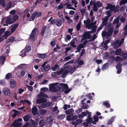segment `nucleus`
<instances>
[{
    "label": "nucleus",
    "instance_id": "32",
    "mask_svg": "<svg viewBox=\"0 0 127 127\" xmlns=\"http://www.w3.org/2000/svg\"><path fill=\"white\" fill-rule=\"evenodd\" d=\"M59 68V66L58 65H56L52 67V69L53 71H56Z\"/></svg>",
    "mask_w": 127,
    "mask_h": 127
},
{
    "label": "nucleus",
    "instance_id": "39",
    "mask_svg": "<svg viewBox=\"0 0 127 127\" xmlns=\"http://www.w3.org/2000/svg\"><path fill=\"white\" fill-rule=\"evenodd\" d=\"M12 77V75L10 73L7 74L6 76L5 79H9L11 78Z\"/></svg>",
    "mask_w": 127,
    "mask_h": 127
},
{
    "label": "nucleus",
    "instance_id": "41",
    "mask_svg": "<svg viewBox=\"0 0 127 127\" xmlns=\"http://www.w3.org/2000/svg\"><path fill=\"white\" fill-rule=\"evenodd\" d=\"M27 52L30 51L31 50L30 47L29 46H27L26 47L25 49H23Z\"/></svg>",
    "mask_w": 127,
    "mask_h": 127
},
{
    "label": "nucleus",
    "instance_id": "27",
    "mask_svg": "<svg viewBox=\"0 0 127 127\" xmlns=\"http://www.w3.org/2000/svg\"><path fill=\"white\" fill-rule=\"evenodd\" d=\"M86 116L87 114L86 111L85 112H82L81 114H79L78 117L79 118H81Z\"/></svg>",
    "mask_w": 127,
    "mask_h": 127
},
{
    "label": "nucleus",
    "instance_id": "53",
    "mask_svg": "<svg viewBox=\"0 0 127 127\" xmlns=\"http://www.w3.org/2000/svg\"><path fill=\"white\" fill-rule=\"evenodd\" d=\"M119 18L117 17L116 19H115L113 22V24L115 25L116 23H117L118 21L119 20Z\"/></svg>",
    "mask_w": 127,
    "mask_h": 127
},
{
    "label": "nucleus",
    "instance_id": "10",
    "mask_svg": "<svg viewBox=\"0 0 127 127\" xmlns=\"http://www.w3.org/2000/svg\"><path fill=\"white\" fill-rule=\"evenodd\" d=\"M113 30V28H112L109 30L108 33L106 32L105 31H103L102 33V36L105 37L106 36H111Z\"/></svg>",
    "mask_w": 127,
    "mask_h": 127
},
{
    "label": "nucleus",
    "instance_id": "1",
    "mask_svg": "<svg viewBox=\"0 0 127 127\" xmlns=\"http://www.w3.org/2000/svg\"><path fill=\"white\" fill-rule=\"evenodd\" d=\"M47 95L42 92H40V94L37 95L38 98H40L36 100V102L38 103H41V106L43 108H45L48 106H51L52 104L51 102H48L47 100L43 97H47Z\"/></svg>",
    "mask_w": 127,
    "mask_h": 127
},
{
    "label": "nucleus",
    "instance_id": "42",
    "mask_svg": "<svg viewBox=\"0 0 127 127\" xmlns=\"http://www.w3.org/2000/svg\"><path fill=\"white\" fill-rule=\"evenodd\" d=\"M18 18V16L17 15H15L12 18V20L13 21H15L17 20Z\"/></svg>",
    "mask_w": 127,
    "mask_h": 127
},
{
    "label": "nucleus",
    "instance_id": "45",
    "mask_svg": "<svg viewBox=\"0 0 127 127\" xmlns=\"http://www.w3.org/2000/svg\"><path fill=\"white\" fill-rule=\"evenodd\" d=\"M74 60H72L71 61H69L68 62L66 63L65 64V65H66V66H69L70 65L69 64H70L71 63H72L74 62Z\"/></svg>",
    "mask_w": 127,
    "mask_h": 127
},
{
    "label": "nucleus",
    "instance_id": "29",
    "mask_svg": "<svg viewBox=\"0 0 127 127\" xmlns=\"http://www.w3.org/2000/svg\"><path fill=\"white\" fill-rule=\"evenodd\" d=\"M15 40V38L13 37H10L7 41L6 42L8 43L9 42H13Z\"/></svg>",
    "mask_w": 127,
    "mask_h": 127
},
{
    "label": "nucleus",
    "instance_id": "30",
    "mask_svg": "<svg viewBox=\"0 0 127 127\" xmlns=\"http://www.w3.org/2000/svg\"><path fill=\"white\" fill-rule=\"evenodd\" d=\"M94 121H92V119L91 122L93 124H95L96 122H97L98 120V117L96 116H94Z\"/></svg>",
    "mask_w": 127,
    "mask_h": 127
},
{
    "label": "nucleus",
    "instance_id": "5",
    "mask_svg": "<svg viewBox=\"0 0 127 127\" xmlns=\"http://www.w3.org/2000/svg\"><path fill=\"white\" fill-rule=\"evenodd\" d=\"M68 67L66 66L61 70L57 72V74L60 75L62 74V77L64 78L68 73Z\"/></svg>",
    "mask_w": 127,
    "mask_h": 127
},
{
    "label": "nucleus",
    "instance_id": "46",
    "mask_svg": "<svg viewBox=\"0 0 127 127\" xmlns=\"http://www.w3.org/2000/svg\"><path fill=\"white\" fill-rule=\"evenodd\" d=\"M44 68V69L46 71L48 70L50 67V66L48 64L43 67Z\"/></svg>",
    "mask_w": 127,
    "mask_h": 127
},
{
    "label": "nucleus",
    "instance_id": "55",
    "mask_svg": "<svg viewBox=\"0 0 127 127\" xmlns=\"http://www.w3.org/2000/svg\"><path fill=\"white\" fill-rule=\"evenodd\" d=\"M37 119H36V122H35L34 121H32V124L33 125V127H35L37 123L38 122V121H37Z\"/></svg>",
    "mask_w": 127,
    "mask_h": 127
},
{
    "label": "nucleus",
    "instance_id": "37",
    "mask_svg": "<svg viewBox=\"0 0 127 127\" xmlns=\"http://www.w3.org/2000/svg\"><path fill=\"white\" fill-rule=\"evenodd\" d=\"M53 121V120L52 119V117L51 116L48 117L47 120V122L49 123H52Z\"/></svg>",
    "mask_w": 127,
    "mask_h": 127
},
{
    "label": "nucleus",
    "instance_id": "11",
    "mask_svg": "<svg viewBox=\"0 0 127 127\" xmlns=\"http://www.w3.org/2000/svg\"><path fill=\"white\" fill-rule=\"evenodd\" d=\"M85 32L83 36V39H90L91 38V36L90 35L91 32Z\"/></svg>",
    "mask_w": 127,
    "mask_h": 127
},
{
    "label": "nucleus",
    "instance_id": "7",
    "mask_svg": "<svg viewBox=\"0 0 127 127\" xmlns=\"http://www.w3.org/2000/svg\"><path fill=\"white\" fill-rule=\"evenodd\" d=\"M22 121L21 118H19L16 120L14 123L11 124V127L13 126V127H19L22 125V124L20 122Z\"/></svg>",
    "mask_w": 127,
    "mask_h": 127
},
{
    "label": "nucleus",
    "instance_id": "19",
    "mask_svg": "<svg viewBox=\"0 0 127 127\" xmlns=\"http://www.w3.org/2000/svg\"><path fill=\"white\" fill-rule=\"evenodd\" d=\"M16 82L13 79L10 80V87L12 88H13L15 87L16 85Z\"/></svg>",
    "mask_w": 127,
    "mask_h": 127
},
{
    "label": "nucleus",
    "instance_id": "13",
    "mask_svg": "<svg viewBox=\"0 0 127 127\" xmlns=\"http://www.w3.org/2000/svg\"><path fill=\"white\" fill-rule=\"evenodd\" d=\"M2 91L5 95L7 96H9L10 95V91L7 88L5 87L3 88Z\"/></svg>",
    "mask_w": 127,
    "mask_h": 127
},
{
    "label": "nucleus",
    "instance_id": "12",
    "mask_svg": "<svg viewBox=\"0 0 127 127\" xmlns=\"http://www.w3.org/2000/svg\"><path fill=\"white\" fill-rule=\"evenodd\" d=\"M86 114H87L88 115V118L86 119V121L90 123H91L92 118L91 117L92 115L91 114V112H89L88 110H86Z\"/></svg>",
    "mask_w": 127,
    "mask_h": 127
},
{
    "label": "nucleus",
    "instance_id": "17",
    "mask_svg": "<svg viewBox=\"0 0 127 127\" xmlns=\"http://www.w3.org/2000/svg\"><path fill=\"white\" fill-rule=\"evenodd\" d=\"M18 25V23L16 24H13L11 26V33H13L15 30Z\"/></svg>",
    "mask_w": 127,
    "mask_h": 127
},
{
    "label": "nucleus",
    "instance_id": "33",
    "mask_svg": "<svg viewBox=\"0 0 127 127\" xmlns=\"http://www.w3.org/2000/svg\"><path fill=\"white\" fill-rule=\"evenodd\" d=\"M82 108L84 109H87L88 107V105L84 103H82Z\"/></svg>",
    "mask_w": 127,
    "mask_h": 127
},
{
    "label": "nucleus",
    "instance_id": "64",
    "mask_svg": "<svg viewBox=\"0 0 127 127\" xmlns=\"http://www.w3.org/2000/svg\"><path fill=\"white\" fill-rule=\"evenodd\" d=\"M122 55H123V58L124 59L127 57V53H125L123 54Z\"/></svg>",
    "mask_w": 127,
    "mask_h": 127
},
{
    "label": "nucleus",
    "instance_id": "50",
    "mask_svg": "<svg viewBox=\"0 0 127 127\" xmlns=\"http://www.w3.org/2000/svg\"><path fill=\"white\" fill-rule=\"evenodd\" d=\"M27 88L30 91L32 92L33 90V87L32 86L28 85H27Z\"/></svg>",
    "mask_w": 127,
    "mask_h": 127
},
{
    "label": "nucleus",
    "instance_id": "24",
    "mask_svg": "<svg viewBox=\"0 0 127 127\" xmlns=\"http://www.w3.org/2000/svg\"><path fill=\"white\" fill-rule=\"evenodd\" d=\"M115 53L116 55H119L120 56H121L123 54V52L121 49L116 50L115 51Z\"/></svg>",
    "mask_w": 127,
    "mask_h": 127
},
{
    "label": "nucleus",
    "instance_id": "57",
    "mask_svg": "<svg viewBox=\"0 0 127 127\" xmlns=\"http://www.w3.org/2000/svg\"><path fill=\"white\" fill-rule=\"evenodd\" d=\"M48 89L47 88H42L41 89V90L43 92H45L46 91H48Z\"/></svg>",
    "mask_w": 127,
    "mask_h": 127
},
{
    "label": "nucleus",
    "instance_id": "47",
    "mask_svg": "<svg viewBox=\"0 0 127 127\" xmlns=\"http://www.w3.org/2000/svg\"><path fill=\"white\" fill-rule=\"evenodd\" d=\"M45 121L42 120L39 122V125L41 127H42L45 124Z\"/></svg>",
    "mask_w": 127,
    "mask_h": 127
},
{
    "label": "nucleus",
    "instance_id": "44",
    "mask_svg": "<svg viewBox=\"0 0 127 127\" xmlns=\"http://www.w3.org/2000/svg\"><path fill=\"white\" fill-rule=\"evenodd\" d=\"M115 117H114L112 118L109 120L108 122V125H110L111 124L114 120Z\"/></svg>",
    "mask_w": 127,
    "mask_h": 127
},
{
    "label": "nucleus",
    "instance_id": "63",
    "mask_svg": "<svg viewBox=\"0 0 127 127\" xmlns=\"http://www.w3.org/2000/svg\"><path fill=\"white\" fill-rule=\"evenodd\" d=\"M65 90L64 91V92L65 94H67L70 91L71 89H68V88L67 89H65Z\"/></svg>",
    "mask_w": 127,
    "mask_h": 127
},
{
    "label": "nucleus",
    "instance_id": "36",
    "mask_svg": "<svg viewBox=\"0 0 127 127\" xmlns=\"http://www.w3.org/2000/svg\"><path fill=\"white\" fill-rule=\"evenodd\" d=\"M0 4L4 7L5 6V2L4 0H0Z\"/></svg>",
    "mask_w": 127,
    "mask_h": 127
},
{
    "label": "nucleus",
    "instance_id": "56",
    "mask_svg": "<svg viewBox=\"0 0 127 127\" xmlns=\"http://www.w3.org/2000/svg\"><path fill=\"white\" fill-rule=\"evenodd\" d=\"M72 115H69L66 116V119L67 120L71 121V116Z\"/></svg>",
    "mask_w": 127,
    "mask_h": 127
},
{
    "label": "nucleus",
    "instance_id": "18",
    "mask_svg": "<svg viewBox=\"0 0 127 127\" xmlns=\"http://www.w3.org/2000/svg\"><path fill=\"white\" fill-rule=\"evenodd\" d=\"M5 59V57L4 56L2 55L0 57V65H3Z\"/></svg>",
    "mask_w": 127,
    "mask_h": 127
},
{
    "label": "nucleus",
    "instance_id": "4",
    "mask_svg": "<svg viewBox=\"0 0 127 127\" xmlns=\"http://www.w3.org/2000/svg\"><path fill=\"white\" fill-rule=\"evenodd\" d=\"M84 24L86 25V27L89 29H93L92 32H95L94 30L97 27L95 25L96 23V21L94 22V23H92L90 24V20L89 19H88L86 21L84 20Z\"/></svg>",
    "mask_w": 127,
    "mask_h": 127
},
{
    "label": "nucleus",
    "instance_id": "60",
    "mask_svg": "<svg viewBox=\"0 0 127 127\" xmlns=\"http://www.w3.org/2000/svg\"><path fill=\"white\" fill-rule=\"evenodd\" d=\"M108 68V67L106 65V64H104L102 67V69L103 70L106 69Z\"/></svg>",
    "mask_w": 127,
    "mask_h": 127
},
{
    "label": "nucleus",
    "instance_id": "54",
    "mask_svg": "<svg viewBox=\"0 0 127 127\" xmlns=\"http://www.w3.org/2000/svg\"><path fill=\"white\" fill-rule=\"evenodd\" d=\"M81 21H80L78 24L76 26L77 29V30H79L81 28Z\"/></svg>",
    "mask_w": 127,
    "mask_h": 127
},
{
    "label": "nucleus",
    "instance_id": "20",
    "mask_svg": "<svg viewBox=\"0 0 127 127\" xmlns=\"http://www.w3.org/2000/svg\"><path fill=\"white\" fill-rule=\"evenodd\" d=\"M67 66L68 67V72H69L71 74L74 72L76 70V68L74 66L72 68H71L69 69V66ZM78 67H77V68H78Z\"/></svg>",
    "mask_w": 127,
    "mask_h": 127
},
{
    "label": "nucleus",
    "instance_id": "8",
    "mask_svg": "<svg viewBox=\"0 0 127 127\" xmlns=\"http://www.w3.org/2000/svg\"><path fill=\"white\" fill-rule=\"evenodd\" d=\"M124 41V39L122 38L121 40H118L113 42V45L115 47L118 48L122 44Z\"/></svg>",
    "mask_w": 127,
    "mask_h": 127
},
{
    "label": "nucleus",
    "instance_id": "3",
    "mask_svg": "<svg viewBox=\"0 0 127 127\" xmlns=\"http://www.w3.org/2000/svg\"><path fill=\"white\" fill-rule=\"evenodd\" d=\"M115 7V6L114 5H112L109 4H107V6L106 7V9H109L110 11L108 10L106 11V13L108 16H106L104 19H103V25H106L108 17L111 15V11L114 9Z\"/></svg>",
    "mask_w": 127,
    "mask_h": 127
},
{
    "label": "nucleus",
    "instance_id": "22",
    "mask_svg": "<svg viewBox=\"0 0 127 127\" xmlns=\"http://www.w3.org/2000/svg\"><path fill=\"white\" fill-rule=\"evenodd\" d=\"M38 56L39 58L43 59L47 57V53L44 54H38Z\"/></svg>",
    "mask_w": 127,
    "mask_h": 127
},
{
    "label": "nucleus",
    "instance_id": "52",
    "mask_svg": "<svg viewBox=\"0 0 127 127\" xmlns=\"http://www.w3.org/2000/svg\"><path fill=\"white\" fill-rule=\"evenodd\" d=\"M36 17L35 15H34V14L33 13L31 17V18L30 19L29 21H33L35 17Z\"/></svg>",
    "mask_w": 127,
    "mask_h": 127
},
{
    "label": "nucleus",
    "instance_id": "49",
    "mask_svg": "<svg viewBox=\"0 0 127 127\" xmlns=\"http://www.w3.org/2000/svg\"><path fill=\"white\" fill-rule=\"evenodd\" d=\"M46 27L45 26H43L41 32V34L42 35H43V34L44 33V31H45V29H46Z\"/></svg>",
    "mask_w": 127,
    "mask_h": 127
},
{
    "label": "nucleus",
    "instance_id": "23",
    "mask_svg": "<svg viewBox=\"0 0 127 127\" xmlns=\"http://www.w3.org/2000/svg\"><path fill=\"white\" fill-rule=\"evenodd\" d=\"M55 22V24L58 27H60L62 24L61 20L59 19L56 20Z\"/></svg>",
    "mask_w": 127,
    "mask_h": 127
},
{
    "label": "nucleus",
    "instance_id": "31",
    "mask_svg": "<svg viewBox=\"0 0 127 127\" xmlns=\"http://www.w3.org/2000/svg\"><path fill=\"white\" fill-rule=\"evenodd\" d=\"M33 13L34 14L35 16L36 17H38L40 16L42 14V13L40 12H37L36 11L34 12Z\"/></svg>",
    "mask_w": 127,
    "mask_h": 127
},
{
    "label": "nucleus",
    "instance_id": "26",
    "mask_svg": "<svg viewBox=\"0 0 127 127\" xmlns=\"http://www.w3.org/2000/svg\"><path fill=\"white\" fill-rule=\"evenodd\" d=\"M32 112L34 115H36L37 114V110L36 107L34 106L32 109Z\"/></svg>",
    "mask_w": 127,
    "mask_h": 127
},
{
    "label": "nucleus",
    "instance_id": "62",
    "mask_svg": "<svg viewBox=\"0 0 127 127\" xmlns=\"http://www.w3.org/2000/svg\"><path fill=\"white\" fill-rule=\"evenodd\" d=\"M40 113L43 114H44L46 113V111L44 109H42L40 110Z\"/></svg>",
    "mask_w": 127,
    "mask_h": 127
},
{
    "label": "nucleus",
    "instance_id": "59",
    "mask_svg": "<svg viewBox=\"0 0 127 127\" xmlns=\"http://www.w3.org/2000/svg\"><path fill=\"white\" fill-rule=\"evenodd\" d=\"M65 117V116L64 115H62L58 116V118L59 119H63Z\"/></svg>",
    "mask_w": 127,
    "mask_h": 127
},
{
    "label": "nucleus",
    "instance_id": "34",
    "mask_svg": "<svg viewBox=\"0 0 127 127\" xmlns=\"http://www.w3.org/2000/svg\"><path fill=\"white\" fill-rule=\"evenodd\" d=\"M108 101H106L103 103V104L104 105H105L106 106L107 108H109L110 107V104L108 103Z\"/></svg>",
    "mask_w": 127,
    "mask_h": 127
},
{
    "label": "nucleus",
    "instance_id": "40",
    "mask_svg": "<svg viewBox=\"0 0 127 127\" xmlns=\"http://www.w3.org/2000/svg\"><path fill=\"white\" fill-rule=\"evenodd\" d=\"M76 41V39H73L70 42L71 45L73 47H75L76 46V45H74L75 42Z\"/></svg>",
    "mask_w": 127,
    "mask_h": 127
},
{
    "label": "nucleus",
    "instance_id": "25",
    "mask_svg": "<svg viewBox=\"0 0 127 127\" xmlns=\"http://www.w3.org/2000/svg\"><path fill=\"white\" fill-rule=\"evenodd\" d=\"M66 5V8L68 9H71L74 10H75V8L73 7L72 5L70 4L67 3L65 4L64 5Z\"/></svg>",
    "mask_w": 127,
    "mask_h": 127
},
{
    "label": "nucleus",
    "instance_id": "38",
    "mask_svg": "<svg viewBox=\"0 0 127 127\" xmlns=\"http://www.w3.org/2000/svg\"><path fill=\"white\" fill-rule=\"evenodd\" d=\"M95 6H96L97 7H100L102 6V4L101 3L100 1H98L95 4Z\"/></svg>",
    "mask_w": 127,
    "mask_h": 127
},
{
    "label": "nucleus",
    "instance_id": "43",
    "mask_svg": "<svg viewBox=\"0 0 127 127\" xmlns=\"http://www.w3.org/2000/svg\"><path fill=\"white\" fill-rule=\"evenodd\" d=\"M30 118V116L29 115H28L25 116L23 118L24 120L25 121H28Z\"/></svg>",
    "mask_w": 127,
    "mask_h": 127
},
{
    "label": "nucleus",
    "instance_id": "6",
    "mask_svg": "<svg viewBox=\"0 0 127 127\" xmlns=\"http://www.w3.org/2000/svg\"><path fill=\"white\" fill-rule=\"evenodd\" d=\"M37 32V30L36 29H34L32 31L30 37V39L32 41H34L36 38V34Z\"/></svg>",
    "mask_w": 127,
    "mask_h": 127
},
{
    "label": "nucleus",
    "instance_id": "48",
    "mask_svg": "<svg viewBox=\"0 0 127 127\" xmlns=\"http://www.w3.org/2000/svg\"><path fill=\"white\" fill-rule=\"evenodd\" d=\"M115 60L116 61H118V62H120L121 61H122L123 60L122 59H121L120 57L119 56H117L115 59Z\"/></svg>",
    "mask_w": 127,
    "mask_h": 127
},
{
    "label": "nucleus",
    "instance_id": "2",
    "mask_svg": "<svg viewBox=\"0 0 127 127\" xmlns=\"http://www.w3.org/2000/svg\"><path fill=\"white\" fill-rule=\"evenodd\" d=\"M50 87V90L52 92H55L56 89L59 91H62L63 89H67L68 88L66 84L58 83H54L49 85Z\"/></svg>",
    "mask_w": 127,
    "mask_h": 127
},
{
    "label": "nucleus",
    "instance_id": "16",
    "mask_svg": "<svg viewBox=\"0 0 127 127\" xmlns=\"http://www.w3.org/2000/svg\"><path fill=\"white\" fill-rule=\"evenodd\" d=\"M13 2L11 1L9 2L6 6V8H5V10H8L10 8L13 7L14 4H13Z\"/></svg>",
    "mask_w": 127,
    "mask_h": 127
},
{
    "label": "nucleus",
    "instance_id": "21",
    "mask_svg": "<svg viewBox=\"0 0 127 127\" xmlns=\"http://www.w3.org/2000/svg\"><path fill=\"white\" fill-rule=\"evenodd\" d=\"M29 9H26L23 12V17H24L26 15H27V17L29 18L30 16V15L29 13Z\"/></svg>",
    "mask_w": 127,
    "mask_h": 127
},
{
    "label": "nucleus",
    "instance_id": "9",
    "mask_svg": "<svg viewBox=\"0 0 127 127\" xmlns=\"http://www.w3.org/2000/svg\"><path fill=\"white\" fill-rule=\"evenodd\" d=\"M4 20L2 19L1 22V24L3 26H8V24H11L12 23V21L11 20V18L10 17H7L6 19L5 24H3V21Z\"/></svg>",
    "mask_w": 127,
    "mask_h": 127
},
{
    "label": "nucleus",
    "instance_id": "15",
    "mask_svg": "<svg viewBox=\"0 0 127 127\" xmlns=\"http://www.w3.org/2000/svg\"><path fill=\"white\" fill-rule=\"evenodd\" d=\"M9 30H8L5 31L4 33V35H3V37L5 39H7V37L12 34Z\"/></svg>",
    "mask_w": 127,
    "mask_h": 127
},
{
    "label": "nucleus",
    "instance_id": "58",
    "mask_svg": "<svg viewBox=\"0 0 127 127\" xmlns=\"http://www.w3.org/2000/svg\"><path fill=\"white\" fill-rule=\"evenodd\" d=\"M6 29L4 28H2L0 29V35L4 32Z\"/></svg>",
    "mask_w": 127,
    "mask_h": 127
},
{
    "label": "nucleus",
    "instance_id": "28",
    "mask_svg": "<svg viewBox=\"0 0 127 127\" xmlns=\"http://www.w3.org/2000/svg\"><path fill=\"white\" fill-rule=\"evenodd\" d=\"M20 102L21 104L22 103L23 104L25 105V103H28L30 105H31V102H30L27 100H21L20 101Z\"/></svg>",
    "mask_w": 127,
    "mask_h": 127
},
{
    "label": "nucleus",
    "instance_id": "14",
    "mask_svg": "<svg viewBox=\"0 0 127 127\" xmlns=\"http://www.w3.org/2000/svg\"><path fill=\"white\" fill-rule=\"evenodd\" d=\"M109 40H107L105 42L101 44V45L100 46L101 48H102L101 49L105 50L106 49L108 48V46L107 45L109 42Z\"/></svg>",
    "mask_w": 127,
    "mask_h": 127
},
{
    "label": "nucleus",
    "instance_id": "51",
    "mask_svg": "<svg viewBox=\"0 0 127 127\" xmlns=\"http://www.w3.org/2000/svg\"><path fill=\"white\" fill-rule=\"evenodd\" d=\"M127 2V0H122L121 1L120 3V5H122L126 4Z\"/></svg>",
    "mask_w": 127,
    "mask_h": 127
},
{
    "label": "nucleus",
    "instance_id": "61",
    "mask_svg": "<svg viewBox=\"0 0 127 127\" xmlns=\"http://www.w3.org/2000/svg\"><path fill=\"white\" fill-rule=\"evenodd\" d=\"M6 84V82L4 80H2L0 81V84L2 85H4Z\"/></svg>",
    "mask_w": 127,
    "mask_h": 127
},
{
    "label": "nucleus",
    "instance_id": "35",
    "mask_svg": "<svg viewBox=\"0 0 127 127\" xmlns=\"http://www.w3.org/2000/svg\"><path fill=\"white\" fill-rule=\"evenodd\" d=\"M27 53V52H26L24 50H23L21 52V56L22 57L25 56L26 55Z\"/></svg>",
    "mask_w": 127,
    "mask_h": 127
}]
</instances>
